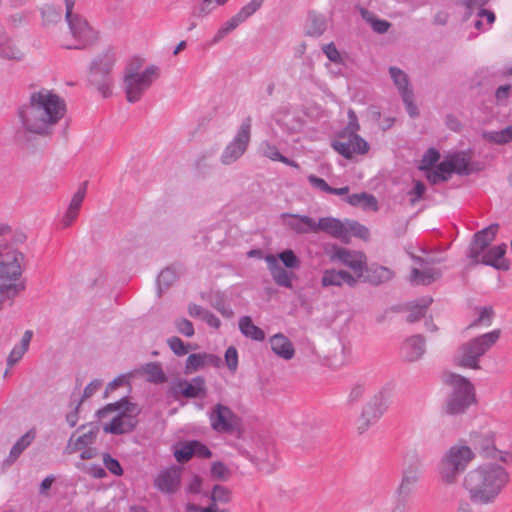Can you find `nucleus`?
<instances>
[{"label": "nucleus", "instance_id": "obj_33", "mask_svg": "<svg viewBox=\"0 0 512 512\" xmlns=\"http://www.w3.org/2000/svg\"><path fill=\"white\" fill-rule=\"evenodd\" d=\"M441 273L435 268H413L410 274V282L414 285H429L440 277Z\"/></svg>", "mask_w": 512, "mask_h": 512}, {"label": "nucleus", "instance_id": "obj_40", "mask_svg": "<svg viewBox=\"0 0 512 512\" xmlns=\"http://www.w3.org/2000/svg\"><path fill=\"white\" fill-rule=\"evenodd\" d=\"M346 201L352 206H360L364 209H372L374 211L378 209L376 198L365 192L349 195Z\"/></svg>", "mask_w": 512, "mask_h": 512}, {"label": "nucleus", "instance_id": "obj_32", "mask_svg": "<svg viewBox=\"0 0 512 512\" xmlns=\"http://www.w3.org/2000/svg\"><path fill=\"white\" fill-rule=\"evenodd\" d=\"M36 437L35 430L31 429L27 431L17 442L12 446L10 453L6 459L7 464H13L22 452L28 448Z\"/></svg>", "mask_w": 512, "mask_h": 512}, {"label": "nucleus", "instance_id": "obj_43", "mask_svg": "<svg viewBox=\"0 0 512 512\" xmlns=\"http://www.w3.org/2000/svg\"><path fill=\"white\" fill-rule=\"evenodd\" d=\"M484 137L489 142L495 144H506L512 141V125L499 131H489L484 133Z\"/></svg>", "mask_w": 512, "mask_h": 512}, {"label": "nucleus", "instance_id": "obj_39", "mask_svg": "<svg viewBox=\"0 0 512 512\" xmlns=\"http://www.w3.org/2000/svg\"><path fill=\"white\" fill-rule=\"evenodd\" d=\"M389 74L401 96L406 92L413 91L409 85L408 75L403 70L397 67H390Z\"/></svg>", "mask_w": 512, "mask_h": 512}, {"label": "nucleus", "instance_id": "obj_41", "mask_svg": "<svg viewBox=\"0 0 512 512\" xmlns=\"http://www.w3.org/2000/svg\"><path fill=\"white\" fill-rule=\"evenodd\" d=\"M41 18L44 26H53L62 20V11L52 4H45L41 8Z\"/></svg>", "mask_w": 512, "mask_h": 512}, {"label": "nucleus", "instance_id": "obj_17", "mask_svg": "<svg viewBox=\"0 0 512 512\" xmlns=\"http://www.w3.org/2000/svg\"><path fill=\"white\" fill-rule=\"evenodd\" d=\"M181 472L179 468L172 466L158 473L154 479V486L165 494L175 493L180 486Z\"/></svg>", "mask_w": 512, "mask_h": 512}, {"label": "nucleus", "instance_id": "obj_15", "mask_svg": "<svg viewBox=\"0 0 512 512\" xmlns=\"http://www.w3.org/2000/svg\"><path fill=\"white\" fill-rule=\"evenodd\" d=\"M332 147L347 159L354 154H365L369 150V144L357 133L352 132H342L338 140L332 143Z\"/></svg>", "mask_w": 512, "mask_h": 512}, {"label": "nucleus", "instance_id": "obj_46", "mask_svg": "<svg viewBox=\"0 0 512 512\" xmlns=\"http://www.w3.org/2000/svg\"><path fill=\"white\" fill-rule=\"evenodd\" d=\"M276 257L277 260L283 263L285 268L298 269L300 267V260L291 249L282 251Z\"/></svg>", "mask_w": 512, "mask_h": 512}, {"label": "nucleus", "instance_id": "obj_34", "mask_svg": "<svg viewBox=\"0 0 512 512\" xmlns=\"http://www.w3.org/2000/svg\"><path fill=\"white\" fill-rule=\"evenodd\" d=\"M452 173H454L453 165L447 156L434 170L428 172L427 178L432 184H438L448 180Z\"/></svg>", "mask_w": 512, "mask_h": 512}, {"label": "nucleus", "instance_id": "obj_50", "mask_svg": "<svg viewBox=\"0 0 512 512\" xmlns=\"http://www.w3.org/2000/svg\"><path fill=\"white\" fill-rule=\"evenodd\" d=\"M393 275L390 269L380 266L373 270L371 282L374 284L384 283L391 280Z\"/></svg>", "mask_w": 512, "mask_h": 512}, {"label": "nucleus", "instance_id": "obj_24", "mask_svg": "<svg viewBox=\"0 0 512 512\" xmlns=\"http://www.w3.org/2000/svg\"><path fill=\"white\" fill-rule=\"evenodd\" d=\"M174 390L186 398L203 397L206 394V382L202 376L194 377L190 381L179 380Z\"/></svg>", "mask_w": 512, "mask_h": 512}, {"label": "nucleus", "instance_id": "obj_57", "mask_svg": "<svg viewBox=\"0 0 512 512\" xmlns=\"http://www.w3.org/2000/svg\"><path fill=\"white\" fill-rule=\"evenodd\" d=\"M170 349L177 355L183 356L188 353V349L179 337H171L167 340Z\"/></svg>", "mask_w": 512, "mask_h": 512}, {"label": "nucleus", "instance_id": "obj_4", "mask_svg": "<svg viewBox=\"0 0 512 512\" xmlns=\"http://www.w3.org/2000/svg\"><path fill=\"white\" fill-rule=\"evenodd\" d=\"M0 237V285L14 298L26 289V281L22 277L25 256L13 245Z\"/></svg>", "mask_w": 512, "mask_h": 512}, {"label": "nucleus", "instance_id": "obj_11", "mask_svg": "<svg viewBox=\"0 0 512 512\" xmlns=\"http://www.w3.org/2000/svg\"><path fill=\"white\" fill-rule=\"evenodd\" d=\"M251 131L252 118L247 116L221 153L220 161L223 165H232L246 153L251 141Z\"/></svg>", "mask_w": 512, "mask_h": 512}, {"label": "nucleus", "instance_id": "obj_22", "mask_svg": "<svg viewBox=\"0 0 512 512\" xmlns=\"http://www.w3.org/2000/svg\"><path fill=\"white\" fill-rule=\"evenodd\" d=\"M319 232H324L344 242L348 241L346 222L333 217H322L317 220V233Z\"/></svg>", "mask_w": 512, "mask_h": 512}, {"label": "nucleus", "instance_id": "obj_38", "mask_svg": "<svg viewBox=\"0 0 512 512\" xmlns=\"http://www.w3.org/2000/svg\"><path fill=\"white\" fill-rule=\"evenodd\" d=\"M449 161L453 165V171L460 175H468L471 173L470 156L466 152H458L448 156Z\"/></svg>", "mask_w": 512, "mask_h": 512}, {"label": "nucleus", "instance_id": "obj_18", "mask_svg": "<svg viewBox=\"0 0 512 512\" xmlns=\"http://www.w3.org/2000/svg\"><path fill=\"white\" fill-rule=\"evenodd\" d=\"M321 286L324 289L330 287L341 288L343 285L355 287L357 277L346 270L325 269L321 276Z\"/></svg>", "mask_w": 512, "mask_h": 512}, {"label": "nucleus", "instance_id": "obj_13", "mask_svg": "<svg viewBox=\"0 0 512 512\" xmlns=\"http://www.w3.org/2000/svg\"><path fill=\"white\" fill-rule=\"evenodd\" d=\"M472 442L482 457L499 460L503 463L512 461V454L508 451L498 449L495 445V434L491 431L474 433Z\"/></svg>", "mask_w": 512, "mask_h": 512}, {"label": "nucleus", "instance_id": "obj_47", "mask_svg": "<svg viewBox=\"0 0 512 512\" xmlns=\"http://www.w3.org/2000/svg\"><path fill=\"white\" fill-rule=\"evenodd\" d=\"M176 279L177 274L173 269L166 268L162 270L157 278L159 291L161 292L163 288H168L176 281Z\"/></svg>", "mask_w": 512, "mask_h": 512}, {"label": "nucleus", "instance_id": "obj_23", "mask_svg": "<svg viewBox=\"0 0 512 512\" xmlns=\"http://www.w3.org/2000/svg\"><path fill=\"white\" fill-rule=\"evenodd\" d=\"M506 249L507 245L505 243L491 247L489 250L482 253L479 263L492 266L498 270H508L510 264L504 257Z\"/></svg>", "mask_w": 512, "mask_h": 512}, {"label": "nucleus", "instance_id": "obj_29", "mask_svg": "<svg viewBox=\"0 0 512 512\" xmlns=\"http://www.w3.org/2000/svg\"><path fill=\"white\" fill-rule=\"evenodd\" d=\"M421 469L419 463L408 465L403 470L402 480L399 485L400 494H408L420 479Z\"/></svg>", "mask_w": 512, "mask_h": 512}, {"label": "nucleus", "instance_id": "obj_2", "mask_svg": "<svg viewBox=\"0 0 512 512\" xmlns=\"http://www.w3.org/2000/svg\"><path fill=\"white\" fill-rule=\"evenodd\" d=\"M509 481L510 474L504 466L484 463L465 475L463 486L471 502L489 505L497 500Z\"/></svg>", "mask_w": 512, "mask_h": 512}, {"label": "nucleus", "instance_id": "obj_48", "mask_svg": "<svg viewBox=\"0 0 512 512\" xmlns=\"http://www.w3.org/2000/svg\"><path fill=\"white\" fill-rule=\"evenodd\" d=\"M263 4V0H251L248 4L243 6L236 14L240 21L243 23L251 17Z\"/></svg>", "mask_w": 512, "mask_h": 512}, {"label": "nucleus", "instance_id": "obj_42", "mask_svg": "<svg viewBox=\"0 0 512 512\" xmlns=\"http://www.w3.org/2000/svg\"><path fill=\"white\" fill-rule=\"evenodd\" d=\"M242 22L237 17V15H234L229 20H227L216 32L214 35L211 44H217L221 40H223L229 33L234 31Z\"/></svg>", "mask_w": 512, "mask_h": 512}, {"label": "nucleus", "instance_id": "obj_37", "mask_svg": "<svg viewBox=\"0 0 512 512\" xmlns=\"http://www.w3.org/2000/svg\"><path fill=\"white\" fill-rule=\"evenodd\" d=\"M97 436V431L89 430L88 432L83 433L82 435L78 436L74 440V435L71 436L68 442V452L74 453L81 449H84L86 447H89V445L93 444Z\"/></svg>", "mask_w": 512, "mask_h": 512}, {"label": "nucleus", "instance_id": "obj_16", "mask_svg": "<svg viewBox=\"0 0 512 512\" xmlns=\"http://www.w3.org/2000/svg\"><path fill=\"white\" fill-rule=\"evenodd\" d=\"M498 224H492L474 235V239L470 244L467 256L475 263H479L480 256L485 251L486 247L494 240Z\"/></svg>", "mask_w": 512, "mask_h": 512}, {"label": "nucleus", "instance_id": "obj_8", "mask_svg": "<svg viewBox=\"0 0 512 512\" xmlns=\"http://www.w3.org/2000/svg\"><path fill=\"white\" fill-rule=\"evenodd\" d=\"M75 3L76 0H64L65 20L74 40L73 44L65 45L67 49H83L97 39L96 31L89 25L87 20L74 12Z\"/></svg>", "mask_w": 512, "mask_h": 512}, {"label": "nucleus", "instance_id": "obj_3", "mask_svg": "<svg viewBox=\"0 0 512 512\" xmlns=\"http://www.w3.org/2000/svg\"><path fill=\"white\" fill-rule=\"evenodd\" d=\"M140 408L123 397L119 401L107 404L97 412L105 433L121 435L132 432L138 424Z\"/></svg>", "mask_w": 512, "mask_h": 512}, {"label": "nucleus", "instance_id": "obj_64", "mask_svg": "<svg viewBox=\"0 0 512 512\" xmlns=\"http://www.w3.org/2000/svg\"><path fill=\"white\" fill-rule=\"evenodd\" d=\"M26 351V348H22L21 346L16 345L8 356V366L12 367L14 364H16L23 357Z\"/></svg>", "mask_w": 512, "mask_h": 512}, {"label": "nucleus", "instance_id": "obj_25", "mask_svg": "<svg viewBox=\"0 0 512 512\" xmlns=\"http://www.w3.org/2000/svg\"><path fill=\"white\" fill-rule=\"evenodd\" d=\"M87 185L88 182H83L78 190L73 194L69 206L61 220L64 228L70 227L77 219L87 192Z\"/></svg>", "mask_w": 512, "mask_h": 512}, {"label": "nucleus", "instance_id": "obj_52", "mask_svg": "<svg viewBox=\"0 0 512 512\" xmlns=\"http://www.w3.org/2000/svg\"><path fill=\"white\" fill-rule=\"evenodd\" d=\"M346 225H347V231H348V240L350 239V237L352 235L357 236L362 239L368 238L369 230L365 226H363L357 222H350V221H347Z\"/></svg>", "mask_w": 512, "mask_h": 512}, {"label": "nucleus", "instance_id": "obj_31", "mask_svg": "<svg viewBox=\"0 0 512 512\" xmlns=\"http://www.w3.org/2000/svg\"><path fill=\"white\" fill-rule=\"evenodd\" d=\"M137 373L144 376L150 383L160 384L167 380L166 374L164 373L162 366L158 362H150L142 365Z\"/></svg>", "mask_w": 512, "mask_h": 512}, {"label": "nucleus", "instance_id": "obj_20", "mask_svg": "<svg viewBox=\"0 0 512 512\" xmlns=\"http://www.w3.org/2000/svg\"><path fill=\"white\" fill-rule=\"evenodd\" d=\"M285 225L297 234H317V220L307 215L285 213Z\"/></svg>", "mask_w": 512, "mask_h": 512}, {"label": "nucleus", "instance_id": "obj_54", "mask_svg": "<svg viewBox=\"0 0 512 512\" xmlns=\"http://www.w3.org/2000/svg\"><path fill=\"white\" fill-rule=\"evenodd\" d=\"M103 464L105 468L115 476H121L123 474V469L119 463V461L113 458L110 454L106 453L103 455Z\"/></svg>", "mask_w": 512, "mask_h": 512}, {"label": "nucleus", "instance_id": "obj_53", "mask_svg": "<svg viewBox=\"0 0 512 512\" xmlns=\"http://www.w3.org/2000/svg\"><path fill=\"white\" fill-rule=\"evenodd\" d=\"M225 364L229 371L234 374L238 368V352L234 346L227 348L225 352Z\"/></svg>", "mask_w": 512, "mask_h": 512}, {"label": "nucleus", "instance_id": "obj_7", "mask_svg": "<svg viewBox=\"0 0 512 512\" xmlns=\"http://www.w3.org/2000/svg\"><path fill=\"white\" fill-rule=\"evenodd\" d=\"M474 456V452L471 448L464 444L451 446L444 453L438 465V473L441 481L449 485L455 483L459 475L474 459Z\"/></svg>", "mask_w": 512, "mask_h": 512}, {"label": "nucleus", "instance_id": "obj_9", "mask_svg": "<svg viewBox=\"0 0 512 512\" xmlns=\"http://www.w3.org/2000/svg\"><path fill=\"white\" fill-rule=\"evenodd\" d=\"M499 335V330H494L463 344L458 350V365L472 369L479 368V358L497 342Z\"/></svg>", "mask_w": 512, "mask_h": 512}, {"label": "nucleus", "instance_id": "obj_45", "mask_svg": "<svg viewBox=\"0 0 512 512\" xmlns=\"http://www.w3.org/2000/svg\"><path fill=\"white\" fill-rule=\"evenodd\" d=\"M232 492L229 488L222 485H215L212 489L211 500L212 503L226 504L231 501Z\"/></svg>", "mask_w": 512, "mask_h": 512}, {"label": "nucleus", "instance_id": "obj_6", "mask_svg": "<svg viewBox=\"0 0 512 512\" xmlns=\"http://www.w3.org/2000/svg\"><path fill=\"white\" fill-rule=\"evenodd\" d=\"M445 383L450 388L445 404L446 413L449 415L464 413L475 402L474 386L467 378L455 373L446 374Z\"/></svg>", "mask_w": 512, "mask_h": 512}, {"label": "nucleus", "instance_id": "obj_26", "mask_svg": "<svg viewBox=\"0 0 512 512\" xmlns=\"http://www.w3.org/2000/svg\"><path fill=\"white\" fill-rule=\"evenodd\" d=\"M401 356L409 362L420 359L425 351V339L421 335L407 338L401 346Z\"/></svg>", "mask_w": 512, "mask_h": 512}, {"label": "nucleus", "instance_id": "obj_19", "mask_svg": "<svg viewBox=\"0 0 512 512\" xmlns=\"http://www.w3.org/2000/svg\"><path fill=\"white\" fill-rule=\"evenodd\" d=\"M334 257L353 271V275L357 277V281L362 277L366 268V260L362 253L350 251L345 248H337L334 252Z\"/></svg>", "mask_w": 512, "mask_h": 512}, {"label": "nucleus", "instance_id": "obj_10", "mask_svg": "<svg viewBox=\"0 0 512 512\" xmlns=\"http://www.w3.org/2000/svg\"><path fill=\"white\" fill-rule=\"evenodd\" d=\"M115 60V53L107 50L97 56L90 66L89 82L103 97L111 95L113 85L112 69Z\"/></svg>", "mask_w": 512, "mask_h": 512}, {"label": "nucleus", "instance_id": "obj_35", "mask_svg": "<svg viewBox=\"0 0 512 512\" xmlns=\"http://www.w3.org/2000/svg\"><path fill=\"white\" fill-rule=\"evenodd\" d=\"M239 329L243 335L255 341H263L265 339L264 331L254 325L251 317L243 316L239 320Z\"/></svg>", "mask_w": 512, "mask_h": 512}, {"label": "nucleus", "instance_id": "obj_44", "mask_svg": "<svg viewBox=\"0 0 512 512\" xmlns=\"http://www.w3.org/2000/svg\"><path fill=\"white\" fill-rule=\"evenodd\" d=\"M204 366V353H193L187 357L184 373L192 374Z\"/></svg>", "mask_w": 512, "mask_h": 512}, {"label": "nucleus", "instance_id": "obj_1", "mask_svg": "<svg viewBox=\"0 0 512 512\" xmlns=\"http://www.w3.org/2000/svg\"><path fill=\"white\" fill-rule=\"evenodd\" d=\"M66 112L65 100L53 90L34 89L17 109V134L50 137Z\"/></svg>", "mask_w": 512, "mask_h": 512}, {"label": "nucleus", "instance_id": "obj_30", "mask_svg": "<svg viewBox=\"0 0 512 512\" xmlns=\"http://www.w3.org/2000/svg\"><path fill=\"white\" fill-rule=\"evenodd\" d=\"M259 153L263 157H266V158L270 159L271 161L281 162L285 165H288V166H291L294 168L299 167L297 162L290 160L286 156L282 155L280 153V151L278 150V148L274 144H272L271 142H269L267 140H264L260 143Z\"/></svg>", "mask_w": 512, "mask_h": 512}, {"label": "nucleus", "instance_id": "obj_12", "mask_svg": "<svg viewBox=\"0 0 512 512\" xmlns=\"http://www.w3.org/2000/svg\"><path fill=\"white\" fill-rule=\"evenodd\" d=\"M387 409V398L384 392L374 394L363 406L355 425L358 433L363 434L376 424Z\"/></svg>", "mask_w": 512, "mask_h": 512}, {"label": "nucleus", "instance_id": "obj_63", "mask_svg": "<svg viewBox=\"0 0 512 512\" xmlns=\"http://www.w3.org/2000/svg\"><path fill=\"white\" fill-rule=\"evenodd\" d=\"M186 512H229L226 509L220 510L215 503H211L207 507H200L196 504H188L186 507Z\"/></svg>", "mask_w": 512, "mask_h": 512}, {"label": "nucleus", "instance_id": "obj_27", "mask_svg": "<svg viewBox=\"0 0 512 512\" xmlns=\"http://www.w3.org/2000/svg\"><path fill=\"white\" fill-rule=\"evenodd\" d=\"M24 56V52L16 46L6 29L0 26V58L19 62Z\"/></svg>", "mask_w": 512, "mask_h": 512}, {"label": "nucleus", "instance_id": "obj_51", "mask_svg": "<svg viewBox=\"0 0 512 512\" xmlns=\"http://www.w3.org/2000/svg\"><path fill=\"white\" fill-rule=\"evenodd\" d=\"M326 30V24L323 18L313 17L307 28V34L314 37L321 36Z\"/></svg>", "mask_w": 512, "mask_h": 512}, {"label": "nucleus", "instance_id": "obj_56", "mask_svg": "<svg viewBox=\"0 0 512 512\" xmlns=\"http://www.w3.org/2000/svg\"><path fill=\"white\" fill-rule=\"evenodd\" d=\"M193 451L194 450L192 441H189L182 445L179 449H177L174 453V456L177 459V461L185 462L191 459L192 456H194Z\"/></svg>", "mask_w": 512, "mask_h": 512}, {"label": "nucleus", "instance_id": "obj_60", "mask_svg": "<svg viewBox=\"0 0 512 512\" xmlns=\"http://www.w3.org/2000/svg\"><path fill=\"white\" fill-rule=\"evenodd\" d=\"M402 100L406 106V110L411 117H416L418 115V109L414 104V94L412 92H406L401 96Z\"/></svg>", "mask_w": 512, "mask_h": 512}, {"label": "nucleus", "instance_id": "obj_49", "mask_svg": "<svg viewBox=\"0 0 512 512\" xmlns=\"http://www.w3.org/2000/svg\"><path fill=\"white\" fill-rule=\"evenodd\" d=\"M211 477L215 480L225 481L230 477V470L221 461L213 462L211 465Z\"/></svg>", "mask_w": 512, "mask_h": 512}, {"label": "nucleus", "instance_id": "obj_62", "mask_svg": "<svg viewBox=\"0 0 512 512\" xmlns=\"http://www.w3.org/2000/svg\"><path fill=\"white\" fill-rule=\"evenodd\" d=\"M193 445V454L199 458H210L212 456V452L210 449L199 441H192Z\"/></svg>", "mask_w": 512, "mask_h": 512}, {"label": "nucleus", "instance_id": "obj_21", "mask_svg": "<svg viewBox=\"0 0 512 512\" xmlns=\"http://www.w3.org/2000/svg\"><path fill=\"white\" fill-rule=\"evenodd\" d=\"M268 269L274 282L280 286L291 289L293 287L294 273L283 267L275 255L269 254L265 256Z\"/></svg>", "mask_w": 512, "mask_h": 512}, {"label": "nucleus", "instance_id": "obj_28", "mask_svg": "<svg viewBox=\"0 0 512 512\" xmlns=\"http://www.w3.org/2000/svg\"><path fill=\"white\" fill-rule=\"evenodd\" d=\"M272 351L279 357L290 360L295 355V349L292 342L283 334L278 333L270 338Z\"/></svg>", "mask_w": 512, "mask_h": 512}, {"label": "nucleus", "instance_id": "obj_5", "mask_svg": "<svg viewBox=\"0 0 512 512\" xmlns=\"http://www.w3.org/2000/svg\"><path fill=\"white\" fill-rule=\"evenodd\" d=\"M140 64H129L124 72L123 88L129 103L138 102L159 77V68L154 65L139 70Z\"/></svg>", "mask_w": 512, "mask_h": 512}, {"label": "nucleus", "instance_id": "obj_55", "mask_svg": "<svg viewBox=\"0 0 512 512\" xmlns=\"http://www.w3.org/2000/svg\"><path fill=\"white\" fill-rule=\"evenodd\" d=\"M440 158L439 152L434 149L430 148L428 151L423 155V158L421 160L420 169L422 170H429L431 166H433Z\"/></svg>", "mask_w": 512, "mask_h": 512}, {"label": "nucleus", "instance_id": "obj_61", "mask_svg": "<svg viewBox=\"0 0 512 512\" xmlns=\"http://www.w3.org/2000/svg\"><path fill=\"white\" fill-rule=\"evenodd\" d=\"M323 52L325 53V55L331 62H334V63L342 62L341 55H340L339 51L337 50L336 46L334 45V43L326 44L323 47Z\"/></svg>", "mask_w": 512, "mask_h": 512}, {"label": "nucleus", "instance_id": "obj_14", "mask_svg": "<svg viewBox=\"0 0 512 512\" xmlns=\"http://www.w3.org/2000/svg\"><path fill=\"white\" fill-rule=\"evenodd\" d=\"M212 429L219 433H231L238 428L240 422L237 415L223 404H216L209 413Z\"/></svg>", "mask_w": 512, "mask_h": 512}, {"label": "nucleus", "instance_id": "obj_58", "mask_svg": "<svg viewBox=\"0 0 512 512\" xmlns=\"http://www.w3.org/2000/svg\"><path fill=\"white\" fill-rule=\"evenodd\" d=\"M175 326H176L178 332L183 334L186 337H192L194 335L193 324L188 319L182 318V319L176 320Z\"/></svg>", "mask_w": 512, "mask_h": 512}, {"label": "nucleus", "instance_id": "obj_36", "mask_svg": "<svg viewBox=\"0 0 512 512\" xmlns=\"http://www.w3.org/2000/svg\"><path fill=\"white\" fill-rule=\"evenodd\" d=\"M432 303V298L426 297L422 298L417 302H412L408 305V315H407V322L414 323L416 321H419L421 318L425 316L426 309L429 307V305Z\"/></svg>", "mask_w": 512, "mask_h": 512}, {"label": "nucleus", "instance_id": "obj_59", "mask_svg": "<svg viewBox=\"0 0 512 512\" xmlns=\"http://www.w3.org/2000/svg\"><path fill=\"white\" fill-rule=\"evenodd\" d=\"M492 318H493L492 308L491 307H482L479 310L478 318L476 319V321L473 324L488 326L491 324Z\"/></svg>", "mask_w": 512, "mask_h": 512}]
</instances>
